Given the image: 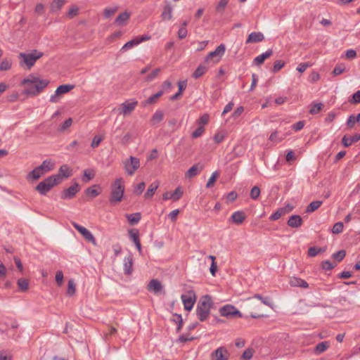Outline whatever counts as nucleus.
Returning <instances> with one entry per match:
<instances>
[{
    "label": "nucleus",
    "instance_id": "nucleus-16",
    "mask_svg": "<svg viewBox=\"0 0 360 360\" xmlns=\"http://www.w3.org/2000/svg\"><path fill=\"white\" fill-rule=\"evenodd\" d=\"M72 175V169L67 165H62L59 169L57 174H54V176H58L59 178V183H60L63 179L68 178Z\"/></svg>",
    "mask_w": 360,
    "mask_h": 360
},
{
    "label": "nucleus",
    "instance_id": "nucleus-50",
    "mask_svg": "<svg viewBox=\"0 0 360 360\" xmlns=\"http://www.w3.org/2000/svg\"><path fill=\"white\" fill-rule=\"evenodd\" d=\"M205 129L202 126H199L191 134L192 138L196 139L200 137L204 132Z\"/></svg>",
    "mask_w": 360,
    "mask_h": 360
},
{
    "label": "nucleus",
    "instance_id": "nucleus-36",
    "mask_svg": "<svg viewBox=\"0 0 360 360\" xmlns=\"http://www.w3.org/2000/svg\"><path fill=\"white\" fill-rule=\"evenodd\" d=\"M162 120H163L162 112L160 110H158L153 114V115L150 120V123H151V124L155 125V124L160 123L161 121H162Z\"/></svg>",
    "mask_w": 360,
    "mask_h": 360
},
{
    "label": "nucleus",
    "instance_id": "nucleus-41",
    "mask_svg": "<svg viewBox=\"0 0 360 360\" xmlns=\"http://www.w3.org/2000/svg\"><path fill=\"white\" fill-rule=\"evenodd\" d=\"M325 251V249L321 248H316V247H311L308 250V256L313 257L318 255L319 252H323Z\"/></svg>",
    "mask_w": 360,
    "mask_h": 360
},
{
    "label": "nucleus",
    "instance_id": "nucleus-28",
    "mask_svg": "<svg viewBox=\"0 0 360 360\" xmlns=\"http://www.w3.org/2000/svg\"><path fill=\"white\" fill-rule=\"evenodd\" d=\"M43 175V172L37 167L28 173L26 179L27 181H36Z\"/></svg>",
    "mask_w": 360,
    "mask_h": 360
},
{
    "label": "nucleus",
    "instance_id": "nucleus-25",
    "mask_svg": "<svg viewBox=\"0 0 360 360\" xmlns=\"http://www.w3.org/2000/svg\"><path fill=\"white\" fill-rule=\"evenodd\" d=\"M130 238L134 243L136 247L139 250V252H141V245L139 240V233L137 229H131L129 231Z\"/></svg>",
    "mask_w": 360,
    "mask_h": 360
},
{
    "label": "nucleus",
    "instance_id": "nucleus-32",
    "mask_svg": "<svg viewBox=\"0 0 360 360\" xmlns=\"http://www.w3.org/2000/svg\"><path fill=\"white\" fill-rule=\"evenodd\" d=\"M172 8L170 4H167L165 6V7L163 8V11L162 13V19L165 20H170L172 17Z\"/></svg>",
    "mask_w": 360,
    "mask_h": 360
},
{
    "label": "nucleus",
    "instance_id": "nucleus-64",
    "mask_svg": "<svg viewBox=\"0 0 360 360\" xmlns=\"http://www.w3.org/2000/svg\"><path fill=\"white\" fill-rule=\"evenodd\" d=\"M116 11V9L115 8H107L104 10V16L105 18H110L111 15H112Z\"/></svg>",
    "mask_w": 360,
    "mask_h": 360
},
{
    "label": "nucleus",
    "instance_id": "nucleus-42",
    "mask_svg": "<svg viewBox=\"0 0 360 360\" xmlns=\"http://www.w3.org/2000/svg\"><path fill=\"white\" fill-rule=\"evenodd\" d=\"M95 176V173L92 169H85L84 171V177L83 181L84 182H88L91 179H92Z\"/></svg>",
    "mask_w": 360,
    "mask_h": 360
},
{
    "label": "nucleus",
    "instance_id": "nucleus-20",
    "mask_svg": "<svg viewBox=\"0 0 360 360\" xmlns=\"http://www.w3.org/2000/svg\"><path fill=\"white\" fill-rule=\"evenodd\" d=\"M264 39V34L260 32H251L246 40V44L257 43L263 41Z\"/></svg>",
    "mask_w": 360,
    "mask_h": 360
},
{
    "label": "nucleus",
    "instance_id": "nucleus-43",
    "mask_svg": "<svg viewBox=\"0 0 360 360\" xmlns=\"http://www.w3.org/2000/svg\"><path fill=\"white\" fill-rule=\"evenodd\" d=\"M343 227H344V225H343L342 222L339 221V222L335 223L333 225V229H332L333 233L339 234V233H342V230H343Z\"/></svg>",
    "mask_w": 360,
    "mask_h": 360
},
{
    "label": "nucleus",
    "instance_id": "nucleus-52",
    "mask_svg": "<svg viewBox=\"0 0 360 360\" xmlns=\"http://www.w3.org/2000/svg\"><path fill=\"white\" fill-rule=\"evenodd\" d=\"M103 139V137L101 136H95L92 140L91 146L94 148L98 147Z\"/></svg>",
    "mask_w": 360,
    "mask_h": 360
},
{
    "label": "nucleus",
    "instance_id": "nucleus-40",
    "mask_svg": "<svg viewBox=\"0 0 360 360\" xmlns=\"http://www.w3.org/2000/svg\"><path fill=\"white\" fill-rule=\"evenodd\" d=\"M79 7L76 5H72L68 12L67 13L66 15L68 18L72 19L77 16L79 14Z\"/></svg>",
    "mask_w": 360,
    "mask_h": 360
},
{
    "label": "nucleus",
    "instance_id": "nucleus-49",
    "mask_svg": "<svg viewBox=\"0 0 360 360\" xmlns=\"http://www.w3.org/2000/svg\"><path fill=\"white\" fill-rule=\"evenodd\" d=\"M322 108H323L322 103H316L311 106V109L309 110V112L313 115L317 114L321 111Z\"/></svg>",
    "mask_w": 360,
    "mask_h": 360
},
{
    "label": "nucleus",
    "instance_id": "nucleus-62",
    "mask_svg": "<svg viewBox=\"0 0 360 360\" xmlns=\"http://www.w3.org/2000/svg\"><path fill=\"white\" fill-rule=\"evenodd\" d=\"M244 108L243 106L238 107L232 114L233 118L236 119L243 113Z\"/></svg>",
    "mask_w": 360,
    "mask_h": 360
},
{
    "label": "nucleus",
    "instance_id": "nucleus-2",
    "mask_svg": "<svg viewBox=\"0 0 360 360\" xmlns=\"http://www.w3.org/2000/svg\"><path fill=\"white\" fill-rule=\"evenodd\" d=\"M213 306L212 299L210 295L202 296L197 304L196 315L200 321H205L210 314V310Z\"/></svg>",
    "mask_w": 360,
    "mask_h": 360
},
{
    "label": "nucleus",
    "instance_id": "nucleus-9",
    "mask_svg": "<svg viewBox=\"0 0 360 360\" xmlns=\"http://www.w3.org/2000/svg\"><path fill=\"white\" fill-rule=\"evenodd\" d=\"M138 105V101L135 99L127 100L120 105L118 108L120 114L124 116H128L131 114Z\"/></svg>",
    "mask_w": 360,
    "mask_h": 360
},
{
    "label": "nucleus",
    "instance_id": "nucleus-37",
    "mask_svg": "<svg viewBox=\"0 0 360 360\" xmlns=\"http://www.w3.org/2000/svg\"><path fill=\"white\" fill-rule=\"evenodd\" d=\"M163 94V90H160L155 94L150 96L146 100L144 105H151L157 102L158 99Z\"/></svg>",
    "mask_w": 360,
    "mask_h": 360
},
{
    "label": "nucleus",
    "instance_id": "nucleus-22",
    "mask_svg": "<svg viewBox=\"0 0 360 360\" xmlns=\"http://www.w3.org/2000/svg\"><path fill=\"white\" fill-rule=\"evenodd\" d=\"M133 271L132 255L129 254L124 259V271L127 275H130Z\"/></svg>",
    "mask_w": 360,
    "mask_h": 360
},
{
    "label": "nucleus",
    "instance_id": "nucleus-31",
    "mask_svg": "<svg viewBox=\"0 0 360 360\" xmlns=\"http://www.w3.org/2000/svg\"><path fill=\"white\" fill-rule=\"evenodd\" d=\"M47 186L50 187L51 189L53 186H57L59 184V178L58 176L51 175L47 178H46L43 181Z\"/></svg>",
    "mask_w": 360,
    "mask_h": 360
},
{
    "label": "nucleus",
    "instance_id": "nucleus-46",
    "mask_svg": "<svg viewBox=\"0 0 360 360\" xmlns=\"http://www.w3.org/2000/svg\"><path fill=\"white\" fill-rule=\"evenodd\" d=\"M260 195V189L258 186H253L250 191V197L253 200H257Z\"/></svg>",
    "mask_w": 360,
    "mask_h": 360
},
{
    "label": "nucleus",
    "instance_id": "nucleus-5",
    "mask_svg": "<svg viewBox=\"0 0 360 360\" xmlns=\"http://www.w3.org/2000/svg\"><path fill=\"white\" fill-rule=\"evenodd\" d=\"M226 50V46L224 44L219 45L214 51L208 53L205 58V61L208 65H213L221 60L224 56Z\"/></svg>",
    "mask_w": 360,
    "mask_h": 360
},
{
    "label": "nucleus",
    "instance_id": "nucleus-11",
    "mask_svg": "<svg viewBox=\"0 0 360 360\" xmlns=\"http://www.w3.org/2000/svg\"><path fill=\"white\" fill-rule=\"evenodd\" d=\"M230 354L224 347H219L210 354L211 360H229Z\"/></svg>",
    "mask_w": 360,
    "mask_h": 360
},
{
    "label": "nucleus",
    "instance_id": "nucleus-45",
    "mask_svg": "<svg viewBox=\"0 0 360 360\" xmlns=\"http://www.w3.org/2000/svg\"><path fill=\"white\" fill-rule=\"evenodd\" d=\"M72 124V119L71 117L67 119L64 122L61 124L58 130L60 131H64L67 129H68Z\"/></svg>",
    "mask_w": 360,
    "mask_h": 360
},
{
    "label": "nucleus",
    "instance_id": "nucleus-56",
    "mask_svg": "<svg viewBox=\"0 0 360 360\" xmlns=\"http://www.w3.org/2000/svg\"><path fill=\"white\" fill-rule=\"evenodd\" d=\"M349 102L354 104H358L360 103V90H358L353 94L352 98L349 100Z\"/></svg>",
    "mask_w": 360,
    "mask_h": 360
},
{
    "label": "nucleus",
    "instance_id": "nucleus-35",
    "mask_svg": "<svg viewBox=\"0 0 360 360\" xmlns=\"http://www.w3.org/2000/svg\"><path fill=\"white\" fill-rule=\"evenodd\" d=\"M126 217L130 224L134 225L141 220V214L140 212H136L134 214H127Z\"/></svg>",
    "mask_w": 360,
    "mask_h": 360
},
{
    "label": "nucleus",
    "instance_id": "nucleus-1",
    "mask_svg": "<svg viewBox=\"0 0 360 360\" xmlns=\"http://www.w3.org/2000/svg\"><path fill=\"white\" fill-rule=\"evenodd\" d=\"M49 84V80L41 79V77L30 75L25 78L22 82V86H27L23 91V94L30 96H36L42 92Z\"/></svg>",
    "mask_w": 360,
    "mask_h": 360
},
{
    "label": "nucleus",
    "instance_id": "nucleus-59",
    "mask_svg": "<svg viewBox=\"0 0 360 360\" xmlns=\"http://www.w3.org/2000/svg\"><path fill=\"white\" fill-rule=\"evenodd\" d=\"M229 0H220L216 8L217 11H223L224 8L227 6Z\"/></svg>",
    "mask_w": 360,
    "mask_h": 360
},
{
    "label": "nucleus",
    "instance_id": "nucleus-21",
    "mask_svg": "<svg viewBox=\"0 0 360 360\" xmlns=\"http://www.w3.org/2000/svg\"><path fill=\"white\" fill-rule=\"evenodd\" d=\"M162 198L164 200L170 199L174 201L178 200L180 198V186H177L174 192H165L162 195Z\"/></svg>",
    "mask_w": 360,
    "mask_h": 360
},
{
    "label": "nucleus",
    "instance_id": "nucleus-33",
    "mask_svg": "<svg viewBox=\"0 0 360 360\" xmlns=\"http://www.w3.org/2000/svg\"><path fill=\"white\" fill-rule=\"evenodd\" d=\"M322 203H323V202L321 200H315V201L311 202L306 207L305 212L311 213V212L316 211L321 207Z\"/></svg>",
    "mask_w": 360,
    "mask_h": 360
},
{
    "label": "nucleus",
    "instance_id": "nucleus-58",
    "mask_svg": "<svg viewBox=\"0 0 360 360\" xmlns=\"http://www.w3.org/2000/svg\"><path fill=\"white\" fill-rule=\"evenodd\" d=\"M253 356L252 349H247L242 354V358L244 359H250Z\"/></svg>",
    "mask_w": 360,
    "mask_h": 360
},
{
    "label": "nucleus",
    "instance_id": "nucleus-48",
    "mask_svg": "<svg viewBox=\"0 0 360 360\" xmlns=\"http://www.w3.org/2000/svg\"><path fill=\"white\" fill-rule=\"evenodd\" d=\"M210 120V115L208 114H204L202 116L200 117V119L197 121L198 124L199 126H202L207 124Z\"/></svg>",
    "mask_w": 360,
    "mask_h": 360
},
{
    "label": "nucleus",
    "instance_id": "nucleus-23",
    "mask_svg": "<svg viewBox=\"0 0 360 360\" xmlns=\"http://www.w3.org/2000/svg\"><path fill=\"white\" fill-rule=\"evenodd\" d=\"M289 283L292 287H300L302 288H309V284L306 281L297 277H291Z\"/></svg>",
    "mask_w": 360,
    "mask_h": 360
},
{
    "label": "nucleus",
    "instance_id": "nucleus-57",
    "mask_svg": "<svg viewBox=\"0 0 360 360\" xmlns=\"http://www.w3.org/2000/svg\"><path fill=\"white\" fill-rule=\"evenodd\" d=\"M180 213V210L179 209H176L172 211L168 215V218L171 219L172 221H175L176 220V217L178 214Z\"/></svg>",
    "mask_w": 360,
    "mask_h": 360
},
{
    "label": "nucleus",
    "instance_id": "nucleus-17",
    "mask_svg": "<svg viewBox=\"0 0 360 360\" xmlns=\"http://www.w3.org/2000/svg\"><path fill=\"white\" fill-rule=\"evenodd\" d=\"M273 51L271 49L267 50L265 53H263L255 58L252 65L256 66L262 65L264 60L271 57Z\"/></svg>",
    "mask_w": 360,
    "mask_h": 360
},
{
    "label": "nucleus",
    "instance_id": "nucleus-15",
    "mask_svg": "<svg viewBox=\"0 0 360 360\" xmlns=\"http://www.w3.org/2000/svg\"><path fill=\"white\" fill-rule=\"evenodd\" d=\"M148 290L155 295H160L164 292L162 285L157 279H153L149 282L148 285Z\"/></svg>",
    "mask_w": 360,
    "mask_h": 360
},
{
    "label": "nucleus",
    "instance_id": "nucleus-34",
    "mask_svg": "<svg viewBox=\"0 0 360 360\" xmlns=\"http://www.w3.org/2000/svg\"><path fill=\"white\" fill-rule=\"evenodd\" d=\"M65 4V0H53L50 6L51 11L53 13L59 11Z\"/></svg>",
    "mask_w": 360,
    "mask_h": 360
},
{
    "label": "nucleus",
    "instance_id": "nucleus-44",
    "mask_svg": "<svg viewBox=\"0 0 360 360\" xmlns=\"http://www.w3.org/2000/svg\"><path fill=\"white\" fill-rule=\"evenodd\" d=\"M346 255L345 250H340L334 254H333L332 257L334 259L337 260L338 262H341L344 257Z\"/></svg>",
    "mask_w": 360,
    "mask_h": 360
},
{
    "label": "nucleus",
    "instance_id": "nucleus-3",
    "mask_svg": "<svg viewBox=\"0 0 360 360\" xmlns=\"http://www.w3.org/2000/svg\"><path fill=\"white\" fill-rule=\"evenodd\" d=\"M123 179L117 178L111 185V192L109 198V202L112 205H115L120 202L124 197V186Z\"/></svg>",
    "mask_w": 360,
    "mask_h": 360
},
{
    "label": "nucleus",
    "instance_id": "nucleus-63",
    "mask_svg": "<svg viewBox=\"0 0 360 360\" xmlns=\"http://www.w3.org/2000/svg\"><path fill=\"white\" fill-rule=\"evenodd\" d=\"M224 137H225L224 134L219 132V133L216 134L214 136V140L215 143H220L221 142L223 141Z\"/></svg>",
    "mask_w": 360,
    "mask_h": 360
},
{
    "label": "nucleus",
    "instance_id": "nucleus-30",
    "mask_svg": "<svg viewBox=\"0 0 360 360\" xmlns=\"http://www.w3.org/2000/svg\"><path fill=\"white\" fill-rule=\"evenodd\" d=\"M330 345L328 342H321L316 345V346L314 349V352L319 355L324 352L328 347Z\"/></svg>",
    "mask_w": 360,
    "mask_h": 360
},
{
    "label": "nucleus",
    "instance_id": "nucleus-10",
    "mask_svg": "<svg viewBox=\"0 0 360 360\" xmlns=\"http://www.w3.org/2000/svg\"><path fill=\"white\" fill-rule=\"evenodd\" d=\"M219 312L222 316L227 318L243 317L242 314L234 306L226 304L221 307Z\"/></svg>",
    "mask_w": 360,
    "mask_h": 360
},
{
    "label": "nucleus",
    "instance_id": "nucleus-12",
    "mask_svg": "<svg viewBox=\"0 0 360 360\" xmlns=\"http://www.w3.org/2000/svg\"><path fill=\"white\" fill-rule=\"evenodd\" d=\"M72 225L87 241L96 245V239L90 231L76 222H72Z\"/></svg>",
    "mask_w": 360,
    "mask_h": 360
},
{
    "label": "nucleus",
    "instance_id": "nucleus-61",
    "mask_svg": "<svg viewBox=\"0 0 360 360\" xmlns=\"http://www.w3.org/2000/svg\"><path fill=\"white\" fill-rule=\"evenodd\" d=\"M56 281L58 285H61L63 281V274L61 271H58L56 274Z\"/></svg>",
    "mask_w": 360,
    "mask_h": 360
},
{
    "label": "nucleus",
    "instance_id": "nucleus-60",
    "mask_svg": "<svg viewBox=\"0 0 360 360\" xmlns=\"http://www.w3.org/2000/svg\"><path fill=\"white\" fill-rule=\"evenodd\" d=\"M356 122V117L354 115H351L349 117L347 121V125L349 128L352 129L354 127V124Z\"/></svg>",
    "mask_w": 360,
    "mask_h": 360
},
{
    "label": "nucleus",
    "instance_id": "nucleus-27",
    "mask_svg": "<svg viewBox=\"0 0 360 360\" xmlns=\"http://www.w3.org/2000/svg\"><path fill=\"white\" fill-rule=\"evenodd\" d=\"M246 216L243 211H237L233 213L231 220L236 224H241L245 219Z\"/></svg>",
    "mask_w": 360,
    "mask_h": 360
},
{
    "label": "nucleus",
    "instance_id": "nucleus-53",
    "mask_svg": "<svg viewBox=\"0 0 360 360\" xmlns=\"http://www.w3.org/2000/svg\"><path fill=\"white\" fill-rule=\"evenodd\" d=\"M67 292L70 295H72L75 292V285L72 280H70L68 281V290Z\"/></svg>",
    "mask_w": 360,
    "mask_h": 360
},
{
    "label": "nucleus",
    "instance_id": "nucleus-39",
    "mask_svg": "<svg viewBox=\"0 0 360 360\" xmlns=\"http://www.w3.org/2000/svg\"><path fill=\"white\" fill-rule=\"evenodd\" d=\"M35 189L41 195H46L51 190L43 181L39 183Z\"/></svg>",
    "mask_w": 360,
    "mask_h": 360
},
{
    "label": "nucleus",
    "instance_id": "nucleus-55",
    "mask_svg": "<svg viewBox=\"0 0 360 360\" xmlns=\"http://www.w3.org/2000/svg\"><path fill=\"white\" fill-rule=\"evenodd\" d=\"M86 193L89 196L96 197L100 194V192L98 190L94 188L93 187H89L86 190Z\"/></svg>",
    "mask_w": 360,
    "mask_h": 360
},
{
    "label": "nucleus",
    "instance_id": "nucleus-29",
    "mask_svg": "<svg viewBox=\"0 0 360 360\" xmlns=\"http://www.w3.org/2000/svg\"><path fill=\"white\" fill-rule=\"evenodd\" d=\"M158 186H159V182H158V181L153 182L149 186L147 191L144 194L145 198H146V199L151 198L153 196L156 190L158 189Z\"/></svg>",
    "mask_w": 360,
    "mask_h": 360
},
{
    "label": "nucleus",
    "instance_id": "nucleus-13",
    "mask_svg": "<svg viewBox=\"0 0 360 360\" xmlns=\"http://www.w3.org/2000/svg\"><path fill=\"white\" fill-rule=\"evenodd\" d=\"M80 188L78 183L75 182L72 186L65 189L61 193V198L63 200L72 199L79 191Z\"/></svg>",
    "mask_w": 360,
    "mask_h": 360
},
{
    "label": "nucleus",
    "instance_id": "nucleus-19",
    "mask_svg": "<svg viewBox=\"0 0 360 360\" xmlns=\"http://www.w3.org/2000/svg\"><path fill=\"white\" fill-rule=\"evenodd\" d=\"M303 220L300 215L293 214L288 220V225L291 228H299L302 225Z\"/></svg>",
    "mask_w": 360,
    "mask_h": 360
},
{
    "label": "nucleus",
    "instance_id": "nucleus-8",
    "mask_svg": "<svg viewBox=\"0 0 360 360\" xmlns=\"http://www.w3.org/2000/svg\"><path fill=\"white\" fill-rule=\"evenodd\" d=\"M140 167V160L139 158L130 156L129 160L124 162V167L128 175H133L136 170Z\"/></svg>",
    "mask_w": 360,
    "mask_h": 360
},
{
    "label": "nucleus",
    "instance_id": "nucleus-51",
    "mask_svg": "<svg viewBox=\"0 0 360 360\" xmlns=\"http://www.w3.org/2000/svg\"><path fill=\"white\" fill-rule=\"evenodd\" d=\"M283 215H284L283 211L281 210V208H280L276 212L271 214L269 219L272 221H276L280 219Z\"/></svg>",
    "mask_w": 360,
    "mask_h": 360
},
{
    "label": "nucleus",
    "instance_id": "nucleus-6",
    "mask_svg": "<svg viewBox=\"0 0 360 360\" xmlns=\"http://www.w3.org/2000/svg\"><path fill=\"white\" fill-rule=\"evenodd\" d=\"M196 295L193 289H188L185 293L181 295V302L184 309L191 311L196 302Z\"/></svg>",
    "mask_w": 360,
    "mask_h": 360
},
{
    "label": "nucleus",
    "instance_id": "nucleus-24",
    "mask_svg": "<svg viewBox=\"0 0 360 360\" xmlns=\"http://www.w3.org/2000/svg\"><path fill=\"white\" fill-rule=\"evenodd\" d=\"M202 169L203 166L202 165L199 163L195 164L186 172L185 177L188 179L192 178L196 176Z\"/></svg>",
    "mask_w": 360,
    "mask_h": 360
},
{
    "label": "nucleus",
    "instance_id": "nucleus-18",
    "mask_svg": "<svg viewBox=\"0 0 360 360\" xmlns=\"http://www.w3.org/2000/svg\"><path fill=\"white\" fill-rule=\"evenodd\" d=\"M55 163L51 159L45 160L42 162V163L38 166V169H39L43 174H45L46 172L52 171L54 168Z\"/></svg>",
    "mask_w": 360,
    "mask_h": 360
},
{
    "label": "nucleus",
    "instance_id": "nucleus-54",
    "mask_svg": "<svg viewBox=\"0 0 360 360\" xmlns=\"http://www.w3.org/2000/svg\"><path fill=\"white\" fill-rule=\"evenodd\" d=\"M145 183H139L134 188V192L136 195H141L145 189Z\"/></svg>",
    "mask_w": 360,
    "mask_h": 360
},
{
    "label": "nucleus",
    "instance_id": "nucleus-14",
    "mask_svg": "<svg viewBox=\"0 0 360 360\" xmlns=\"http://www.w3.org/2000/svg\"><path fill=\"white\" fill-rule=\"evenodd\" d=\"M150 39V37L148 35H143L142 37H137L128 42H127L122 48V51H125L129 49H132L134 46L139 44L141 42L147 41Z\"/></svg>",
    "mask_w": 360,
    "mask_h": 360
},
{
    "label": "nucleus",
    "instance_id": "nucleus-38",
    "mask_svg": "<svg viewBox=\"0 0 360 360\" xmlns=\"http://www.w3.org/2000/svg\"><path fill=\"white\" fill-rule=\"evenodd\" d=\"M19 290L26 292L29 289V281L26 278H19L17 282Z\"/></svg>",
    "mask_w": 360,
    "mask_h": 360
},
{
    "label": "nucleus",
    "instance_id": "nucleus-4",
    "mask_svg": "<svg viewBox=\"0 0 360 360\" xmlns=\"http://www.w3.org/2000/svg\"><path fill=\"white\" fill-rule=\"evenodd\" d=\"M43 56V53L37 50H32L25 53H20L18 56L19 62L21 65L32 67Z\"/></svg>",
    "mask_w": 360,
    "mask_h": 360
},
{
    "label": "nucleus",
    "instance_id": "nucleus-7",
    "mask_svg": "<svg viewBox=\"0 0 360 360\" xmlns=\"http://www.w3.org/2000/svg\"><path fill=\"white\" fill-rule=\"evenodd\" d=\"M73 88H74V85H72V84L60 85L55 91V93L51 96L50 100H49L50 102L52 103H57L60 100L61 96L63 94L68 93L72 89H73Z\"/></svg>",
    "mask_w": 360,
    "mask_h": 360
},
{
    "label": "nucleus",
    "instance_id": "nucleus-26",
    "mask_svg": "<svg viewBox=\"0 0 360 360\" xmlns=\"http://www.w3.org/2000/svg\"><path fill=\"white\" fill-rule=\"evenodd\" d=\"M131 16V13L125 11L124 13H120L115 19V23L117 25L122 26L127 24Z\"/></svg>",
    "mask_w": 360,
    "mask_h": 360
},
{
    "label": "nucleus",
    "instance_id": "nucleus-47",
    "mask_svg": "<svg viewBox=\"0 0 360 360\" xmlns=\"http://www.w3.org/2000/svg\"><path fill=\"white\" fill-rule=\"evenodd\" d=\"M218 176H219V174L217 172H213L207 183L206 187L207 188L212 187L213 186V184H214V182L216 181L217 179L218 178Z\"/></svg>",
    "mask_w": 360,
    "mask_h": 360
}]
</instances>
